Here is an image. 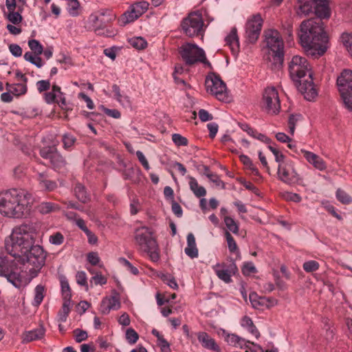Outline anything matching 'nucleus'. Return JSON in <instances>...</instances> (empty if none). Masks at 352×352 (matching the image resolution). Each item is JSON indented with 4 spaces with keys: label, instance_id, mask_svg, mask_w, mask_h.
I'll return each instance as SVG.
<instances>
[{
    "label": "nucleus",
    "instance_id": "43",
    "mask_svg": "<svg viewBox=\"0 0 352 352\" xmlns=\"http://www.w3.org/2000/svg\"><path fill=\"white\" fill-rule=\"evenodd\" d=\"M131 46L138 49L143 50L147 46L146 41L142 37H133L129 40Z\"/></svg>",
    "mask_w": 352,
    "mask_h": 352
},
{
    "label": "nucleus",
    "instance_id": "51",
    "mask_svg": "<svg viewBox=\"0 0 352 352\" xmlns=\"http://www.w3.org/2000/svg\"><path fill=\"white\" fill-rule=\"evenodd\" d=\"M172 140L177 146H187L188 144L187 138L179 133L173 134Z\"/></svg>",
    "mask_w": 352,
    "mask_h": 352
},
{
    "label": "nucleus",
    "instance_id": "35",
    "mask_svg": "<svg viewBox=\"0 0 352 352\" xmlns=\"http://www.w3.org/2000/svg\"><path fill=\"white\" fill-rule=\"evenodd\" d=\"M23 57L26 61L30 62L38 68H41L44 65V62L42 60L40 55H36L32 52H27L25 53Z\"/></svg>",
    "mask_w": 352,
    "mask_h": 352
},
{
    "label": "nucleus",
    "instance_id": "26",
    "mask_svg": "<svg viewBox=\"0 0 352 352\" xmlns=\"http://www.w3.org/2000/svg\"><path fill=\"white\" fill-rule=\"evenodd\" d=\"M45 330L43 327H39L33 330L25 331L22 336L23 343L30 342L42 339L45 336Z\"/></svg>",
    "mask_w": 352,
    "mask_h": 352
},
{
    "label": "nucleus",
    "instance_id": "1",
    "mask_svg": "<svg viewBox=\"0 0 352 352\" xmlns=\"http://www.w3.org/2000/svg\"><path fill=\"white\" fill-rule=\"evenodd\" d=\"M296 9L297 14L301 17L312 12L317 16L301 23L298 38L307 53L321 56L329 47L328 36L322 22V19H328L331 15L327 0H297Z\"/></svg>",
    "mask_w": 352,
    "mask_h": 352
},
{
    "label": "nucleus",
    "instance_id": "23",
    "mask_svg": "<svg viewBox=\"0 0 352 352\" xmlns=\"http://www.w3.org/2000/svg\"><path fill=\"white\" fill-rule=\"evenodd\" d=\"M219 336L223 337L225 341L230 345L243 349L245 345L247 344L245 340L239 337L236 334L229 333L226 330L220 329L218 330Z\"/></svg>",
    "mask_w": 352,
    "mask_h": 352
},
{
    "label": "nucleus",
    "instance_id": "40",
    "mask_svg": "<svg viewBox=\"0 0 352 352\" xmlns=\"http://www.w3.org/2000/svg\"><path fill=\"white\" fill-rule=\"evenodd\" d=\"M336 199L342 204H350L352 202V197L344 190L338 188L336 192Z\"/></svg>",
    "mask_w": 352,
    "mask_h": 352
},
{
    "label": "nucleus",
    "instance_id": "57",
    "mask_svg": "<svg viewBox=\"0 0 352 352\" xmlns=\"http://www.w3.org/2000/svg\"><path fill=\"white\" fill-rule=\"evenodd\" d=\"M8 19L14 24H19L22 21L21 15L14 10H8Z\"/></svg>",
    "mask_w": 352,
    "mask_h": 352
},
{
    "label": "nucleus",
    "instance_id": "38",
    "mask_svg": "<svg viewBox=\"0 0 352 352\" xmlns=\"http://www.w3.org/2000/svg\"><path fill=\"white\" fill-rule=\"evenodd\" d=\"M74 192L76 198L81 202L86 203L89 199V195L87 193L85 187L82 184H76L74 188Z\"/></svg>",
    "mask_w": 352,
    "mask_h": 352
},
{
    "label": "nucleus",
    "instance_id": "24",
    "mask_svg": "<svg viewBox=\"0 0 352 352\" xmlns=\"http://www.w3.org/2000/svg\"><path fill=\"white\" fill-rule=\"evenodd\" d=\"M142 15L139 13L133 5H131L118 19V23L121 26L134 22Z\"/></svg>",
    "mask_w": 352,
    "mask_h": 352
},
{
    "label": "nucleus",
    "instance_id": "10",
    "mask_svg": "<svg viewBox=\"0 0 352 352\" xmlns=\"http://www.w3.org/2000/svg\"><path fill=\"white\" fill-rule=\"evenodd\" d=\"M179 54L187 65H193L198 62L209 65L204 50L195 43L183 44L179 48Z\"/></svg>",
    "mask_w": 352,
    "mask_h": 352
},
{
    "label": "nucleus",
    "instance_id": "62",
    "mask_svg": "<svg viewBox=\"0 0 352 352\" xmlns=\"http://www.w3.org/2000/svg\"><path fill=\"white\" fill-rule=\"evenodd\" d=\"M206 177L210 179V182L215 184L217 186H221L224 188V184L219 177V176L216 174H213L212 173H208L206 174Z\"/></svg>",
    "mask_w": 352,
    "mask_h": 352
},
{
    "label": "nucleus",
    "instance_id": "34",
    "mask_svg": "<svg viewBox=\"0 0 352 352\" xmlns=\"http://www.w3.org/2000/svg\"><path fill=\"white\" fill-rule=\"evenodd\" d=\"M241 326L246 329L252 336L255 338H258L259 336V332L254 326L252 320L248 316H244L241 321Z\"/></svg>",
    "mask_w": 352,
    "mask_h": 352
},
{
    "label": "nucleus",
    "instance_id": "36",
    "mask_svg": "<svg viewBox=\"0 0 352 352\" xmlns=\"http://www.w3.org/2000/svg\"><path fill=\"white\" fill-rule=\"evenodd\" d=\"M240 161L245 166V168L250 170L252 174L254 175H258L259 171L254 164L252 162V160L245 155H241L239 156Z\"/></svg>",
    "mask_w": 352,
    "mask_h": 352
},
{
    "label": "nucleus",
    "instance_id": "27",
    "mask_svg": "<svg viewBox=\"0 0 352 352\" xmlns=\"http://www.w3.org/2000/svg\"><path fill=\"white\" fill-rule=\"evenodd\" d=\"M186 240L187 246L184 249L185 254L190 258H197L199 251L194 234L192 233L188 234Z\"/></svg>",
    "mask_w": 352,
    "mask_h": 352
},
{
    "label": "nucleus",
    "instance_id": "3",
    "mask_svg": "<svg viewBox=\"0 0 352 352\" xmlns=\"http://www.w3.org/2000/svg\"><path fill=\"white\" fill-rule=\"evenodd\" d=\"M33 201L32 195L23 189L0 192V213L9 218H22L30 213Z\"/></svg>",
    "mask_w": 352,
    "mask_h": 352
},
{
    "label": "nucleus",
    "instance_id": "58",
    "mask_svg": "<svg viewBox=\"0 0 352 352\" xmlns=\"http://www.w3.org/2000/svg\"><path fill=\"white\" fill-rule=\"evenodd\" d=\"M139 13L142 15L148 9L149 3L145 1H141L132 4Z\"/></svg>",
    "mask_w": 352,
    "mask_h": 352
},
{
    "label": "nucleus",
    "instance_id": "6",
    "mask_svg": "<svg viewBox=\"0 0 352 352\" xmlns=\"http://www.w3.org/2000/svg\"><path fill=\"white\" fill-rule=\"evenodd\" d=\"M21 266L15 259L12 261L10 257L0 254V276L6 278L17 289L25 287L32 279L30 276L26 278L23 272H18V268L21 270Z\"/></svg>",
    "mask_w": 352,
    "mask_h": 352
},
{
    "label": "nucleus",
    "instance_id": "16",
    "mask_svg": "<svg viewBox=\"0 0 352 352\" xmlns=\"http://www.w3.org/2000/svg\"><path fill=\"white\" fill-rule=\"evenodd\" d=\"M249 299L252 307L257 309H270L278 304V300L276 298L260 296L256 293H251Z\"/></svg>",
    "mask_w": 352,
    "mask_h": 352
},
{
    "label": "nucleus",
    "instance_id": "25",
    "mask_svg": "<svg viewBox=\"0 0 352 352\" xmlns=\"http://www.w3.org/2000/svg\"><path fill=\"white\" fill-rule=\"evenodd\" d=\"M197 336L199 342L204 348L212 351L220 350V347L215 340L207 333L204 331H199L197 333Z\"/></svg>",
    "mask_w": 352,
    "mask_h": 352
},
{
    "label": "nucleus",
    "instance_id": "49",
    "mask_svg": "<svg viewBox=\"0 0 352 352\" xmlns=\"http://www.w3.org/2000/svg\"><path fill=\"white\" fill-rule=\"evenodd\" d=\"M125 336L126 341L130 344L136 343L139 339L138 333L132 328L126 329Z\"/></svg>",
    "mask_w": 352,
    "mask_h": 352
},
{
    "label": "nucleus",
    "instance_id": "32",
    "mask_svg": "<svg viewBox=\"0 0 352 352\" xmlns=\"http://www.w3.org/2000/svg\"><path fill=\"white\" fill-rule=\"evenodd\" d=\"M189 187L195 197L199 198L206 195V190L204 187L199 186L197 179L191 176H188Z\"/></svg>",
    "mask_w": 352,
    "mask_h": 352
},
{
    "label": "nucleus",
    "instance_id": "21",
    "mask_svg": "<svg viewBox=\"0 0 352 352\" xmlns=\"http://www.w3.org/2000/svg\"><path fill=\"white\" fill-rule=\"evenodd\" d=\"M43 97L47 104L58 103L62 107L66 104L65 94L57 85H53L52 90L45 92Z\"/></svg>",
    "mask_w": 352,
    "mask_h": 352
},
{
    "label": "nucleus",
    "instance_id": "61",
    "mask_svg": "<svg viewBox=\"0 0 352 352\" xmlns=\"http://www.w3.org/2000/svg\"><path fill=\"white\" fill-rule=\"evenodd\" d=\"M341 97L346 108L352 111V90L348 91V95H341Z\"/></svg>",
    "mask_w": 352,
    "mask_h": 352
},
{
    "label": "nucleus",
    "instance_id": "19",
    "mask_svg": "<svg viewBox=\"0 0 352 352\" xmlns=\"http://www.w3.org/2000/svg\"><path fill=\"white\" fill-rule=\"evenodd\" d=\"M313 76V75H311ZM298 89L303 94L307 100H313L318 96V91L313 82V77H307V79H302L298 82Z\"/></svg>",
    "mask_w": 352,
    "mask_h": 352
},
{
    "label": "nucleus",
    "instance_id": "39",
    "mask_svg": "<svg viewBox=\"0 0 352 352\" xmlns=\"http://www.w3.org/2000/svg\"><path fill=\"white\" fill-rule=\"evenodd\" d=\"M50 161L54 169L62 168L65 164L64 158L57 151L52 155Z\"/></svg>",
    "mask_w": 352,
    "mask_h": 352
},
{
    "label": "nucleus",
    "instance_id": "56",
    "mask_svg": "<svg viewBox=\"0 0 352 352\" xmlns=\"http://www.w3.org/2000/svg\"><path fill=\"white\" fill-rule=\"evenodd\" d=\"M50 85V82L48 80H38L36 83V89L40 94L49 90Z\"/></svg>",
    "mask_w": 352,
    "mask_h": 352
},
{
    "label": "nucleus",
    "instance_id": "55",
    "mask_svg": "<svg viewBox=\"0 0 352 352\" xmlns=\"http://www.w3.org/2000/svg\"><path fill=\"white\" fill-rule=\"evenodd\" d=\"M56 151V149L54 146L44 147L41 149L40 154L43 158L50 160L52 157V155H53Z\"/></svg>",
    "mask_w": 352,
    "mask_h": 352
},
{
    "label": "nucleus",
    "instance_id": "8",
    "mask_svg": "<svg viewBox=\"0 0 352 352\" xmlns=\"http://www.w3.org/2000/svg\"><path fill=\"white\" fill-rule=\"evenodd\" d=\"M289 72L292 80L298 82L307 75L311 77L313 73L311 67L305 57L301 56H294L289 63Z\"/></svg>",
    "mask_w": 352,
    "mask_h": 352
},
{
    "label": "nucleus",
    "instance_id": "42",
    "mask_svg": "<svg viewBox=\"0 0 352 352\" xmlns=\"http://www.w3.org/2000/svg\"><path fill=\"white\" fill-rule=\"evenodd\" d=\"M79 8L80 4L77 0H67V10L71 16H78L79 14Z\"/></svg>",
    "mask_w": 352,
    "mask_h": 352
},
{
    "label": "nucleus",
    "instance_id": "60",
    "mask_svg": "<svg viewBox=\"0 0 352 352\" xmlns=\"http://www.w3.org/2000/svg\"><path fill=\"white\" fill-rule=\"evenodd\" d=\"M282 197L287 201H292L296 203L301 201V197L297 193L285 192L283 193Z\"/></svg>",
    "mask_w": 352,
    "mask_h": 352
},
{
    "label": "nucleus",
    "instance_id": "2",
    "mask_svg": "<svg viewBox=\"0 0 352 352\" xmlns=\"http://www.w3.org/2000/svg\"><path fill=\"white\" fill-rule=\"evenodd\" d=\"M34 233L28 225L14 228L5 239V248L19 264L21 272L36 277L45 264L47 253L42 246L34 245Z\"/></svg>",
    "mask_w": 352,
    "mask_h": 352
},
{
    "label": "nucleus",
    "instance_id": "54",
    "mask_svg": "<svg viewBox=\"0 0 352 352\" xmlns=\"http://www.w3.org/2000/svg\"><path fill=\"white\" fill-rule=\"evenodd\" d=\"M268 148L274 155L275 160L276 162L278 163V164L285 162L284 160V159H285L284 155L281 152H280L276 148H275L274 146H273L272 145H269Z\"/></svg>",
    "mask_w": 352,
    "mask_h": 352
},
{
    "label": "nucleus",
    "instance_id": "44",
    "mask_svg": "<svg viewBox=\"0 0 352 352\" xmlns=\"http://www.w3.org/2000/svg\"><path fill=\"white\" fill-rule=\"evenodd\" d=\"M56 206L51 202H42L38 206V210L42 214H47L56 210Z\"/></svg>",
    "mask_w": 352,
    "mask_h": 352
},
{
    "label": "nucleus",
    "instance_id": "15",
    "mask_svg": "<svg viewBox=\"0 0 352 352\" xmlns=\"http://www.w3.org/2000/svg\"><path fill=\"white\" fill-rule=\"evenodd\" d=\"M212 269L219 279L226 283L232 281V276L237 270L234 263H217L212 266Z\"/></svg>",
    "mask_w": 352,
    "mask_h": 352
},
{
    "label": "nucleus",
    "instance_id": "4",
    "mask_svg": "<svg viewBox=\"0 0 352 352\" xmlns=\"http://www.w3.org/2000/svg\"><path fill=\"white\" fill-rule=\"evenodd\" d=\"M116 18V14L111 10L101 8L88 16L85 27L97 35L111 37L115 35V31L108 28L107 24L114 21Z\"/></svg>",
    "mask_w": 352,
    "mask_h": 352
},
{
    "label": "nucleus",
    "instance_id": "48",
    "mask_svg": "<svg viewBox=\"0 0 352 352\" xmlns=\"http://www.w3.org/2000/svg\"><path fill=\"white\" fill-rule=\"evenodd\" d=\"M60 285L63 300H71L72 294L68 281L66 279H63L60 281Z\"/></svg>",
    "mask_w": 352,
    "mask_h": 352
},
{
    "label": "nucleus",
    "instance_id": "22",
    "mask_svg": "<svg viewBox=\"0 0 352 352\" xmlns=\"http://www.w3.org/2000/svg\"><path fill=\"white\" fill-rule=\"evenodd\" d=\"M300 153L303 155L307 162L311 164L316 169L320 171H324L327 169L326 162L318 155L305 149H301Z\"/></svg>",
    "mask_w": 352,
    "mask_h": 352
},
{
    "label": "nucleus",
    "instance_id": "28",
    "mask_svg": "<svg viewBox=\"0 0 352 352\" xmlns=\"http://www.w3.org/2000/svg\"><path fill=\"white\" fill-rule=\"evenodd\" d=\"M6 89L9 92H11L13 96L19 97L27 93V82L7 83Z\"/></svg>",
    "mask_w": 352,
    "mask_h": 352
},
{
    "label": "nucleus",
    "instance_id": "33",
    "mask_svg": "<svg viewBox=\"0 0 352 352\" xmlns=\"http://www.w3.org/2000/svg\"><path fill=\"white\" fill-rule=\"evenodd\" d=\"M72 301L71 300H63V306L61 309L58 314V321L60 322H65L69 316L71 311Z\"/></svg>",
    "mask_w": 352,
    "mask_h": 352
},
{
    "label": "nucleus",
    "instance_id": "53",
    "mask_svg": "<svg viewBox=\"0 0 352 352\" xmlns=\"http://www.w3.org/2000/svg\"><path fill=\"white\" fill-rule=\"evenodd\" d=\"M76 282L78 285L86 287V291L88 290L87 278L86 273L83 271H80L76 275Z\"/></svg>",
    "mask_w": 352,
    "mask_h": 352
},
{
    "label": "nucleus",
    "instance_id": "29",
    "mask_svg": "<svg viewBox=\"0 0 352 352\" xmlns=\"http://www.w3.org/2000/svg\"><path fill=\"white\" fill-rule=\"evenodd\" d=\"M37 179L39 183L41 188L45 190L52 191L57 187V184L54 181L47 179V175L45 173H38Z\"/></svg>",
    "mask_w": 352,
    "mask_h": 352
},
{
    "label": "nucleus",
    "instance_id": "9",
    "mask_svg": "<svg viewBox=\"0 0 352 352\" xmlns=\"http://www.w3.org/2000/svg\"><path fill=\"white\" fill-rule=\"evenodd\" d=\"M265 41L274 60L282 63L284 57V43L279 32L276 30L267 31L265 32Z\"/></svg>",
    "mask_w": 352,
    "mask_h": 352
},
{
    "label": "nucleus",
    "instance_id": "12",
    "mask_svg": "<svg viewBox=\"0 0 352 352\" xmlns=\"http://www.w3.org/2000/svg\"><path fill=\"white\" fill-rule=\"evenodd\" d=\"M277 175L278 179L289 186L297 184L301 180L292 160H285V162L278 164Z\"/></svg>",
    "mask_w": 352,
    "mask_h": 352
},
{
    "label": "nucleus",
    "instance_id": "11",
    "mask_svg": "<svg viewBox=\"0 0 352 352\" xmlns=\"http://www.w3.org/2000/svg\"><path fill=\"white\" fill-rule=\"evenodd\" d=\"M205 85L208 93L213 95L220 101L228 102L226 85L219 76L214 74H209L206 78Z\"/></svg>",
    "mask_w": 352,
    "mask_h": 352
},
{
    "label": "nucleus",
    "instance_id": "7",
    "mask_svg": "<svg viewBox=\"0 0 352 352\" xmlns=\"http://www.w3.org/2000/svg\"><path fill=\"white\" fill-rule=\"evenodd\" d=\"M182 28L189 37L203 35L205 32L202 14L200 12H190L182 22Z\"/></svg>",
    "mask_w": 352,
    "mask_h": 352
},
{
    "label": "nucleus",
    "instance_id": "59",
    "mask_svg": "<svg viewBox=\"0 0 352 352\" xmlns=\"http://www.w3.org/2000/svg\"><path fill=\"white\" fill-rule=\"evenodd\" d=\"M74 335L75 338V340L77 342H81L85 341L88 338V334L87 331L81 330L80 329H76L74 331Z\"/></svg>",
    "mask_w": 352,
    "mask_h": 352
},
{
    "label": "nucleus",
    "instance_id": "50",
    "mask_svg": "<svg viewBox=\"0 0 352 352\" xmlns=\"http://www.w3.org/2000/svg\"><path fill=\"white\" fill-rule=\"evenodd\" d=\"M319 263L313 260L307 261L303 263L302 267L306 272H314L319 269Z\"/></svg>",
    "mask_w": 352,
    "mask_h": 352
},
{
    "label": "nucleus",
    "instance_id": "41",
    "mask_svg": "<svg viewBox=\"0 0 352 352\" xmlns=\"http://www.w3.org/2000/svg\"><path fill=\"white\" fill-rule=\"evenodd\" d=\"M28 46L32 50V52L36 55H41L43 52V46L41 43L36 39H31L28 41Z\"/></svg>",
    "mask_w": 352,
    "mask_h": 352
},
{
    "label": "nucleus",
    "instance_id": "64",
    "mask_svg": "<svg viewBox=\"0 0 352 352\" xmlns=\"http://www.w3.org/2000/svg\"><path fill=\"white\" fill-rule=\"evenodd\" d=\"M87 261L95 266L100 264V259L97 252H91L87 254Z\"/></svg>",
    "mask_w": 352,
    "mask_h": 352
},
{
    "label": "nucleus",
    "instance_id": "13",
    "mask_svg": "<svg viewBox=\"0 0 352 352\" xmlns=\"http://www.w3.org/2000/svg\"><path fill=\"white\" fill-rule=\"evenodd\" d=\"M263 109L270 114H276L280 109V102L277 89L274 87H267L263 94Z\"/></svg>",
    "mask_w": 352,
    "mask_h": 352
},
{
    "label": "nucleus",
    "instance_id": "18",
    "mask_svg": "<svg viewBox=\"0 0 352 352\" xmlns=\"http://www.w3.org/2000/svg\"><path fill=\"white\" fill-rule=\"evenodd\" d=\"M313 76V75H311ZM298 89L303 94L307 100H313L318 96V91L313 82V77H307V79H302L298 82Z\"/></svg>",
    "mask_w": 352,
    "mask_h": 352
},
{
    "label": "nucleus",
    "instance_id": "17",
    "mask_svg": "<svg viewBox=\"0 0 352 352\" xmlns=\"http://www.w3.org/2000/svg\"><path fill=\"white\" fill-rule=\"evenodd\" d=\"M113 295L110 296H105L102 298L100 307L99 311L102 314L107 315L111 310H118L121 307L118 294L116 292H113Z\"/></svg>",
    "mask_w": 352,
    "mask_h": 352
},
{
    "label": "nucleus",
    "instance_id": "52",
    "mask_svg": "<svg viewBox=\"0 0 352 352\" xmlns=\"http://www.w3.org/2000/svg\"><path fill=\"white\" fill-rule=\"evenodd\" d=\"M75 142V137L71 134H65L63 137V146L67 150L70 149Z\"/></svg>",
    "mask_w": 352,
    "mask_h": 352
},
{
    "label": "nucleus",
    "instance_id": "5",
    "mask_svg": "<svg viewBox=\"0 0 352 352\" xmlns=\"http://www.w3.org/2000/svg\"><path fill=\"white\" fill-rule=\"evenodd\" d=\"M134 239L140 251L146 253L153 262L159 261L160 258L159 245L151 228L146 226L136 228Z\"/></svg>",
    "mask_w": 352,
    "mask_h": 352
},
{
    "label": "nucleus",
    "instance_id": "31",
    "mask_svg": "<svg viewBox=\"0 0 352 352\" xmlns=\"http://www.w3.org/2000/svg\"><path fill=\"white\" fill-rule=\"evenodd\" d=\"M112 91L116 100L124 107L131 108V102L129 96L120 93V88L118 85H113L112 86Z\"/></svg>",
    "mask_w": 352,
    "mask_h": 352
},
{
    "label": "nucleus",
    "instance_id": "30",
    "mask_svg": "<svg viewBox=\"0 0 352 352\" xmlns=\"http://www.w3.org/2000/svg\"><path fill=\"white\" fill-rule=\"evenodd\" d=\"M226 44L230 47L232 53H236L239 50V42L236 33V29L232 28L230 34L225 38Z\"/></svg>",
    "mask_w": 352,
    "mask_h": 352
},
{
    "label": "nucleus",
    "instance_id": "45",
    "mask_svg": "<svg viewBox=\"0 0 352 352\" xmlns=\"http://www.w3.org/2000/svg\"><path fill=\"white\" fill-rule=\"evenodd\" d=\"M224 223L229 231L234 234H238L239 226L234 219L230 217H225Z\"/></svg>",
    "mask_w": 352,
    "mask_h": 352
},
{
    "label": "nucleus",
    "instance_id": "14",
    "mask_svg": "<svg viewBox=\"0 0 352 352\" xmlns=\"http://www.w3.org/2000/svg\"><path fill=\"white\" fill-rule=\"evenodd\" d=\"M263 20L259 14H255L250 16L245 23V36L250 43H254L258 38Z\"/></svg>",
    "mask_w": 352,
    "mask_h": 352
},
{
    "label": "nucleus",
    "instance_id": "63",
    "mask_svg": "<svg viewBox=\"0 0 352 352\" xmlns=\"http://www.w3.org/2000/svg\"><path fill=\"white\" fill-rule=\"evenodd\" d=\"M243 349H245V352H264L258 345L249 341L247 342Z\"/></svg>",
    "mask_w": 352,
    "mask_h": 352
},
{
    "label": "nucleus",
    "instance_id": "47",
    "mask_svg": "<svg viewBox=\"0 0 352 352\" xmlns=\"http://www.w3.org/2000/svg\"><path fill=\"white\" fill-rule=\"evenodd\" d=\"M65 240L64 236L59 232H54L49 236V242L52 245H60Z\"/></svg>",
    "mask_w": 352,
    "mask_h": 352
},
{
    "label": "nucleus",
    "instance_id": "20",
    "mask_svg": "<svg viewBox=\"0 0 352 352\" xmlns=\"http://www.w3.org/2000/svg\"><path fill=\"white\" fill-rule=\"evenodd\" d=\"M337 85L340 95H348L352 91V70L344 69L337 78Z\"/></svg>",
    "mask_w": 352,
    "mask_h": 352
},
{
    "label": "nucleus",
    "instance_id": "46",
    "mask_svg": "<svg viewBox=\"0 0 352 352\" xmlns=\"http://www.w3.org/2000/svg\"><path fill=\"white\" fill-rule=\"evenodd\" d=\"M225 236L226 239L229 251L230 252H238V246L236 245V243L234 241V238L232 237V236L231 235V234L230 233L229 231H226Z\"/></svg>",
    "mask_w": 352,
    "mask_h": 352
},
{
    "label": "nucleus",
    "instance_id": "37",
    "mask_svg": "<svg viewBox=\"0 0 352 352\" xmlns=\"http://www.w3.org/2000/svg\"><path fill=\"white\" fill-rule=\"evenodd\" d=\"M45 296V287L42 285H38L34 289V297L33 305L37 307L42 302Z\"/></svg>",
    "mask_w": 352,
    "mask_h": 352
}]
</instances>
